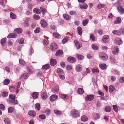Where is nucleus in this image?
Masks as SVG:
<instances>
[{"mask_svg": "<svg viewBox=\"0 0 124 124\" xmlns=\"http://www.w3.org/2000/svg\"><path fill=\"white\" fill-rule=\"evenodd\" d=\"M70 113L71 116L74 117H78L79 116V112L76 109L72 110Z\"/></svg>", "mask_w": 124, "mask_h": 124, "instance_id": "f257e3e1", "label": "nucleus"}, {"mask_svg": "<svg viewBox=\"0 0 124 124\" xmlns=\"http://www.w3.org/2000/svg\"><path fill=\"white\" fill-rule=\"evenodd\" d=\"M99 56L101 59L104 61H106L108 58L107 55L104 53H101Z\"/></svg>", "mask_w": 124, "mask_h": 124, "instance_id": "f03ea898", "label": "nucleus"}, {"mask_svg": "<svg viewBox=\"0 0 124 124\" xmlns=\"http://www.w3.org/2000/svg\"><path fill=\"white\" fill-rule=\"evenodd\" d=\"M94 98V96L93 94L88 95L86 96L85 99L86 101H88L92 100Z\"/></svg>", "mask_w": 124, "mask_h": 124, "instance_id": "7ed1b4c3", "label": "nucleus"}, {"mask_svg": "<svg viewBox=\"0 0 124 124\" xmlns=\"http://www.w3.org/2000/svg\"><path fill=\"white\" fill-rule=\"evenodd\" d=\"M58 98V96L56 94H53L51 95L50 97V101L52 102L54 101L55 100Z\"/></svg>", "mask_w": 124, "mask_h": 124, "instance_id": "20e7f679", "label": "nucleus"}, {"mask_svg": "<svg viewBox=\"0 0 124 124\" xmlns=\"http://www.w3.org/2000/svg\"><path fill=\"white\" fill-rule=\"evenodd\" d=\"M51 48L53 51H54L57 49V47L54 43H52L51 45Z\"/></svg>", "mask_w": 124, "mask_h": 124, "instance_id": "39448f33", "label": "nucleus"}, {"mask_svg": "<svg viewBox=\"0 0 124 124\" xmlns=\"http://www.w3.org/2000/svg\"><path fill=\"white\" fill-rule=\"evenodd\" d=\"M40 24L42 26L45 28L46 27L47 25V24L46 21L44 20H42L40 21Z\"/></svg>", "mask_w": 124, "mask_h": 124, "instance_id": "423d86ee", "label": "nucleus"}, {"mask_svg": "<svg viewBox=\"0 0 124 124\" xmlns=\"http://www.w3.org/2000/svg\"><path fill=\"white\" fill-rule=\"evenodd\" d=\"M119 50L118 47L116 46L114 47V50L113 53L115 54H117L119 52Z\"/></svg>", "mask_w": 124, "mask_h": 124, "instance_id": "0eeeda50", "label": "nucleus"}, {"mask_svg": "<svg viewBox=\"0 0 124 124\" xmlns=\"http://www.w3.org/2000/svg\"><path fill=\"white\" fill-rule=\"evenodd\" d=\"M67 61L68 62H73L76 61V59L73 57H69L67 58Z\"/></svg>", "mask_w": 124, "mask_h": 124, "instance_id": "6e6552de", "label": "nucleus"}, {"mask_svg": "<svg viewBox=\"0 0 124 124\" xmlns=\"http://www.w3.org/2000/svg\"><path fill=\"white\" fill-rule=\"evenodd\" d=\"M31 95L33 98L35 99L38 98L39 93L38 92H35L32 94Z\"/></svg>", "mask_w": 124, "mask_h": 124, "instance_id": "1a4fd4ad", "label": "nucleus"}, {"mask_svg": "<svg viewBox=\"0 0 124 124\" xmlns=\"http://www.w3.org/2000/svg\"><path fill=\"white\" fill-rule=\"evenodd\" d=\"M57 61L56 60L53 59H51L50 61V64L51 66H54L56 64Z\"/></svg>", "mask_w": 124, "mask_h": 124, "instance_id": "9d476101", "label": "nucleus"}, {"mask_svg": "<svg viewBox=\"0 0 124 124\" xmlns=\"http://www.w3.org/2000/svg\"><path fill=\"white\" fill-rule=\"evenodd\" d=\"M17 36V35L14 33H12L10 34L7 36L8 38H13L16 37Z\"/></svg>", "mask_w": 124, "mask_h": 124, "instance_id": "9b49d317", "label": "nucleus"}, {"mask_svg": "<svg viewBox=\"0 0 124 124\" xmlns=\"http://www.w3.org/2000/svg\"><path fill=\"white\" fill-rule=\"evenodd\" d=\"M75 69L76 70L77 72L81 71L82 70L81 66L79 64L77 65Z\"/></svg>", "mask_w": 124, "mask_h": 124, "instance_id": "f8f14e48", "label": "nucleus"}, {"mask_svg": "<svg viewBox=\"0 0 124 124\" xmlns=\"http://www.w3.org/2000/svg\"><path fill=\"white\" fill-rule=\"evenodd\" d=\"M28 115L32 116H35L36 115V113L35 111L33 110H30L28 112Z\"/></svg>", "mask_w": 124, "mask_h": 124, "instance_id": "ddd939ff", "label": "nucleus"}, {"mask_svg": "<svg viewBox=\"0 0 124 124\" xmlns=\"http://www.w3.org/2000/svg\"><path fill=\"white\" fill-rule=\"evenodd\" d=\"M116 21H115L114 23L115 24H117L120 23L121 21V18L120 17H117L116 18Z\"/></svg>", "mask_w": 124, "mask_h": 124, "instance_id": "4468645a", "label": "nucleus"}, {"mask_svg": "<svg viewBox=\"0 0 124 124\" xmlns=\"http://www.w3.org/2000/svg\"><path fill=\"white\" fill-rule=\"evenodd\" d=\"M112 33L114 34H115L119 36L121 35L122 34V33L120 31H120L114 30L112 31Z\"/></svg>", "mask_w": 124, "mask_h": 124, "instance_id": "2eb2a0df", "label": "nucleus"}, {"mask_svg": "<svg viewBox=\"0 0 124 124\" xmlns=\"http://www.w3.org/2000/svg\"><path fill=\"white\" fill-rule=\"evenodd\" d=\"M116 43L117 44L120 45L122 44L123 41L120 38H117L116 39Z\"/></svg>", "mask_w": 124, "mask_h": 124, "instance_id": "dca6fc26", "label": "nucleus"}, {"mask_svg": "<svg viewBox=\"0 0 124 124\" xmlns=\"http://www.w3.org/2000/svg\"><path fill=\"white\" fill-rule=\"evenodd\" d=\"M9 102L12 105H15L18 104L17 101V100H10L9 101Z\"/></svg>", "mask_w": 124, "mask_h": 124, "instance_id": "f3484780", "label": "nucleus"}, {"mask_svg": "<svg viewBox=\"0 0 124 124\" xmlns=\"http://www.w3.org/2000/svg\"><path fill=\"white\" fill-rule=\"evenodd\" d=\"M99 66L101 69L103 70L107 68L106 65L105 64H100Z\"/></svg>", "mask_w": 124, "mask_h": 124, "instance_id": "a211bd4d", "label": "nucleus"}, {"mask_svg": "<svg viewBox=\"0 0 124 124\" xmlns=\"http://www.w3.org/2000/svg\"><path fill=\"white\" fill-rule=\"evenodd\" d=\"M60 97L62 99H67L68 98V96L67 95L63 94H60L59 95Z\"/></svg>", "mask_w": 124, "mask_h": 124, "instance_id": "6ab92c4d", "label": "nucleus"}, {"mask_svg": "<svg viewBox=\"0 0 124 124\" xmlns=\"http://www.w3.org/2000/svg\"><path fill=\"white\" fill-rule=\"evenodd\" d=\"M6 42V38H4L2 39L1 40L0 44L2 46H4Z\"/></svg>", "mask_w": 124, "mask_h": 124, "instance_id": "aec40b11", "label": "nucleus"}, {"mask_svg": "<svg viewBox=\"0 0 124 124\" xmlns=\"http://www.w3.org/2000/svg\"><path fill=\"white\" fill-rule=\"evenodd\" d=\"M80 7L81 8L85 9L87 8L88 5L86 3H84L81 4Z\"/></svg>", "mask_w": 124, "mask_h": 124, "instance_id": "412c9836", "label": "nucleus"}, {"mask_svg": "<svg viewBox=\"0 0 124 124\" xmlns=\"http://www.w3.org/2000/svg\"><path fill=\"white\" fill-rule=\"evenodd\" d=\"M62 51L61 50L57 51L56 52L55 55L56 56H60L63 54Z\"/></svg>", "mask_w": 124, "mask_h": 124, "instance_id": "4be33fe9", "label": "nucleus"}, {"mask_svg": "<svg viewBox=\"0 0 124 124\" xmlns=\"http://www.w3.org/2000/svg\"><path fill=\"white\" fill-rule=\"evenodd\" d=\"M63 16L64 18L66 20H70L71 18L70 16L66 14H64Z\"/></svg>", "mask_w": 124, "mask_h": 124, "instance_id": "5701e85b", "label": "nucleus"}, {"mask_svg": "<svg viewBox=\"0 0 124 124\" xmlns=\"http://www.w3.org/2000/svg\"><path fill=\"white\" fill-rule=\"evenodd\" d=\"M15 32L18 34L21 33L22 31V29L21 28H17L15 29L14 30Z\"/></svg>", "mask_w": 124, "mask_h": 124, "instance_id": "b1692460", "label": "nucleus"}, {"mask_svg": "<svg viewBox=\"0 0 124 124\" xmlns=\"http://www.w3.org/2000/svg\"><path fill=\"white\" fill-rule=\"evenodd\" d=\"M41 97L43 99H45L47 98V95L46 92H44L42 94Z\"/></svg>", "mask_w": 124, "mask_h": 124, "instance_id": "393cba45", "label": "nucleus"}, {"mask_svg": "<svg viewBox=\"0 0 124 124\" xmlns=\"http://www.w3.org/2000/svg\"><path fill=\"white\" fill-rule=\"evenodd\" d=\"M29 18H27L25 20V22L23 23L24 25L26 27L28 26L29 24L28 23Z\"/></svg>", "mask_w": 124, "mask_h": 124, "instance_id": "a878e982", "label": "nucleus"}, {"mask_svg": "<svg viewBox=\"0 0 124 124\" xmlns=\"http://www.w3.org/2000/svg\"><path fill=\"white\" fill-rule=\"evenodd\" d=\"M33 11L34 13L38 14L40 13V10L38 8H34L33 9Z\"/></svg>", "mask_w": 124, "mask_h": 124, "instance_id": "bb28decb", "label": "nucleus"}, {"mask_svg": "<svg viewBox=\"0 0 124 124\" xmlns=\"http://www.w3.org/2000/svg\"><path fill=\"white\" fill-rule=\"evenodd\" d=\"M77 30L78 34L81 35L82 34V30L81 28L80 27H78L77 28Z\"/></svg>", "mask_w": 124, "mask_h": 124, "instance_id": "cd10ccee", "label": "nucleus"}, {"mask_svg": "<svg viewBox=\"0 0 124 124\" xmlns=\"http://www.w3.org/2000/svg\"><path fill=\"white\" fill-rule=\"evenodd\" d=\"M84 92V91L82 88H79L77 90L78 93L79 94H82Z\"/></svg>", "mask_w": 124, "mask_h": 124, "instance_id": "c85d7f7f", "label": "nucleus"}, {"mask_svg": "<svg viewBox=\"0 0 124 124\" xmlns=\"http://www.w3.org/2000/svg\"><path fill=\"white\" fill-rule=\"evenodd\" d=\"M54 36L55 38H61L60 35L57 32L53 33Z\"/></svg>", "mask_w": 124, "mask_h": 124, "instance_id": "c756f323", "label": "nucleus"}, {"mask_svg": "<svg viewBox=\"0 0 124 124\" xmlns=\"http://www.w3.org/2000/svg\"><path fill=\"white\" fill-rule=\"evenodd\" d=\"M109 38V37L108 35L104 36L102 38V40L103 42L104 43H106L107 42V40Z\"/></svg>", "mask_w": 124, "mask_h": 124, "instance_id": "7c9ffc66", "label": "nucleus"}, {"mask_svg": "<svg viewBox=\"0 0 124 124\" xmlns=\"http://www.w3.org/2000/svg\"><path fill=\"white\" fill-rule=\"evenodd\" d=\"M120 8H118V11L121 13H124V9L121 7V5H119Z\"/></svg>", "mask_w": 124, "mask_h": 124, "instance_id": "2f4dec72", "label": "nucleus"}, {"mask_svg": "<svg viewBox=\"0 0 124 124\" xmlns=\"http://www.w3.org/2000/svg\"><path fill=\"white\" fill-rule=\"evenodd\" d=\"M109 91L110 93H112L115 90L114 86L113 85H111L109 87Z\"/></svg>", "mask_w": 124, "mask_h": 124, "instance_id": "473e14b6", "label": "nucleus"}, {"mask_svg": "<svg viewBox=\"0 0 124 124\" xmlns=\"http://www.w3.org/2000/svg\"><path fill=\"white\" fill-rule=\"evenodd\" d=\"M50 67V65L49 64H46L43 65L42 68L43 69L46 70L48 69Z\"/></svg>", "mask_w": 124, "mask_h": 124, "instance_id": "72a5a7b5", "label": "nucleus"}, {"mask_svg": "<svg viewBox=\"0 0 124 124\" xmlns=\"http://www.w3.org/2000/svg\"><path fill=\"white\" fill-rule=\"evenodd\" d=\"M81 120L83 121H85L87 120L88 118L86 116H83L81 117Z\"/></svg>", "mask_w": 124, "mask_h": 124, "instance_id": "f704fd0d", "label": "nucleus"}, {"mask_svg": "<svg viewBox=\"0 0 124 124\" xmlns=\"http://www.w3.org/2000/svg\"><path fill=\"white\" fill-rule=\"evenodd\" d=\"M7 44L8 47H10L13 46V44L11 40H9L8 41Z\"/></svg>", "mask_w": 124, "mask_h": 124, "instance_id": "c9c22d12", "label": "nucleus"}, {"mask_svg": "<svg viewBox=\"0 0 124 124\" xmlns=\"http://www.w3.org/2000/svg\"><path fill=\"white\" fill-rule=\"evenodd\" d=\"M77 57L78 60H82L84 58L83 56L79 54H77Z\"/></svg>", "mask_w": 124, "mask_h": 124, "instance_id": "e433bc0d", "label": "nucleus"}, {"mask_svg": "<svg viewBox=\"0 0 124 124\" xmlns=\"http://www.w3.org/2000/svg\"><path fill=\"white\" fill-rule=\"evenodd\" d=\"M40 8L41 10L42 13L43 15H44L46 13V9L43 8L42 7H40Z\"/></svg>", "mask_w": 124, "mask_h": 124, "instance_id": "4c0bfd02", "label": "nucleus"}, {"mask_svg": "<svg viewBox=\"0 0 124 124\" xmlns=\"http://www.w3.org/2000/svg\"><path fill=\"white\" fill-rule=\"evenodd\" d=\"M28 77V75L26 74H22L21 75V76L20 77V79H21L23 78H24V79H26Z\"/></svg>", "mask_w": 124, "mask_h": 124, "instance_id": "58836bf2", "label": "nucleus"}, {"mask_svg": "<svg viewBox=\"0 0 124 124\" xmlns=\"http://www.w3.org/2000/svg\"><path fill=\"white\" fill-rule=\"evenodd\" d=\"M59 91V89L57 87H55L54 89H53L52 90V92L54 93H58Z\"/></svg>", "mask_w": 124, "mask_h": 124, "instance_id": "ea45409f", "label": "nucleus"}, {"mask_svg": "<svg viewBox=\"0 0 124 124\" xmlns=\"http://www.w3.org/2000/svg\"><path fill=\"white\" fill-rule=\"evenodd\" d=\"M9 80L8 79H6L3 81V84L7 85L9 84Z\"/></svg>", "mask_w": 124, "mask_h": 124, "instance_id": "a19ab883", "label": "nucleus"}, {"mask_svg": "<svg viewBox=\"0 0 124 124\" xmlns=\"http://www.w3.org/2000/svg\"><path fill=\"white\" fill-rule=\"evenodd\" d=\"M57 71L59 74H63V71L62 69L60 68H58L57 69Z\"/></svg>", "mask_w": 124, "mask_h": 124, "instance_id": "79ce46f5", "label": "nucleus"}, {"mask_svg": "<svg viewBox=\"0 0 124 124\" xmlns=\"http://www.w3.org/2000/svg\"><path fill=\"white\" fill-rule=\"evenodd\" d=\"M92 71L93 73H98L99 72V70L97 68H94L92 69Z\"/></svg>", "mask_w": 124, "mask_h": 124, "instance_id": "37998d69", "label": "nucleus"}, {"mask_svg": "<svg viewBox=\"0 0 124 124\" xmlns=\"http://www.w3.org/2000/svg\"><path fill=\"white\" fill-rule=\"evenodd\" d=\"M88 22V19H86L83 21L82 22V25L83 26H85L87 24Z\"/></svg>", "mask_w": 124, "mask_h": 124, "instance_id": "c03bdc74", "label": "nucleus"}, {"mask_svg": "<svg viewBox=\"0 0 124 124\" xmlns=\"http://www.w3.org/2000/svg\"><path fill=\"white\" fill-rule=\"evenodd\" d=\"M35 107L36 108H37L38 110H39L40 108V104L39 103H37L35 105Z\"/></svg>", "mask_w": 124, "mask_h": 124, "instance_id": "a18cd8bd", "label": "nucleus"}, {"mask_svg": "<svg viewBox=\"0 0 124 124\" xmlns=\"http://www.w3.org/2000/svg\"><path fill=\"white\" fill-rule=\"evenodd\" d=\"M4 122L6 124H10V121L9 119L8 118H5L4 119Z\"/></svg>", "mask_w": 124, "mask_h": 124, "instance_id": "49530a36", "label": "nucleus"}, {"mask_svg": "<svg viewBox=\"0 0 124 124\" xmlns=\"http://www.w3.org/2000/svg\"><path fill=\"white\" fill-rule=\"evenodd\" d=\"M15 95L14 94H13L12 95L11 94H10L9 96V98L12 100H15Z\"/></svg>", "mask_w": 124, "mask_h": 124, "instance_id": "de8ad7c7", "label": "nucleus"}, {"mask_svg": "<svg viewBox=\"0 0 124 124\" xmlns=\"http://www.w3.org/2000/svg\"><path fill=\"white\" fill-rule=\"evenodd\" d=\"M105 110L107 112H110L111 110V108L108 106H106L105 108Z\"/></svg>", "mask_w": 124, "mask_h": 124, "instance_id": "09e8293b", "label": "nucleus"}, {"mask_svg": "<svg viewBox=\"0 0 124 124\" xmlns=\"http://www.w3.org/2000/svg\"><path fill=\"white\" fill-rule=\"evenodd\" d=\"M10 17L13 19H15L16 18V16L12 12L10 13Z\"/></svg>", "mask_w": 124, "mask_h": 124, "instance_id": "8fccbe9b", "label": "nucleus"}, {"mask_svg": "<svg viewBox=\"0 0 124 124\" xmlns=\"http://www.w3.org/2000/svg\"><path fill=\"white\" fill-rule=\"evenodd\" d=\"M33 17L34 19L36 20L39 19L40 18V17L38 15H36V14H34V15Z\"/></svg>", "mask_w": 124, "mask_h": 124, "instance_id": "3c124183", "label": "nucleus"}, {"mask_svg": "<svg viewBox=\"0 0 124 124\" xmlns=\"http://www.w3.org/2000/svg\"><path fill=\"white\" fill-rule=\"evenodd\" d=\"M9 89L11 92H13L15 91V88L13 86H11L9 87Z\"/></svg>", "mask_w": 124, "mask_h": 124, "instance_id": "603ef678", "label": "nucleus"}, {"mask_svg": "<svg viewBox=\"0 0 124 124\" xmlns=\"http://www.w3.org/2000/svg\"><path fill=\"white\" fill-rule=\"evenodd\" d=\"M68 37H66L64 38L63 39L62 41V43L63 44H64L68 40Z\"/></svg>", "mask_w": 124, "mask_h": 124, "instance_id": "864d4df0", "label": "nucleus"}, {"mask_svg": "<svg viewBox=\"0 0 124 124\" xmlns=\"http://www.w3.org/2000/svg\"><path fill=\"white\" fill-rule=\"evenodd\" d=\"M92 48L94 50H97L99 49V48L98 46L94 45H92Z\"/></svg>", "mask_w": 124, "mask_h": 124, "instance_id": "5fc2aeb1", "label": "nucleus"}, {"mask_svg": "<svg viewBox=\"0 0 124 124\" xmlns=\"http://www.w3.org/2000/svg\"><path fill=\"white\" fill-rule=\"evenodd\" d=\"M8 113H12L13 110V108L11 107L8 108Z\"/></svg>", "mask_w": 124, "mask_h": 124, "instance_id": "6e6d98bb", "label": "nucleus"}, {"mask_svg": "<svg viewBox=\"0 0 124 124\" xmlns=\"http://www.w3.org/2000/svg\"><path fill=\"white\" fill-rule=\"evenodd\" d=\"M8 95V93L7 92H4L2 93V96L4 97L7 96Z\"/></svg>", "mask_w": 124, "mask_h": 124, "instance_id": "4d7b16f0", "label": "nucleus"}, {"mask_svg": "<svg viewBox=\"0 0 124 124\" xmlns=\"http://www.w3.org/2000/svg\"><path fill=\"white\" fill-rule=\"evenodd\" d=\"M113 108L114 110L116 112H117L118 111V109L116 105H114L113 106Z\"/></svg>", "mask_w": 124, "mask_h": 124, "instance_id": "13d9d810", "label": "nucleus"}, {"mask_svg": "<svg viewBox=\"0 0 124 124\" xmlns=\"http://www.w3.org/2000/svg\"><path fill=\"white\" fill-rule=\"evenodd\" d=\"M40 31V28L39 27H37L34 31V32L35 33H39Z\"/></svg>", "mask_w": 124, "mask_h": 124, "instance_id": "bf43d9fd", "label": "nucleus"}, {"mask_svg": "<svg viewBox=\"0 0 124 124\" xmlns=\"http://www.w3.org/2000/svg\"><path fill=\"white\" fill-rule=\"evenodd\" d=\"M43 44L46 45H48L49 43V41H47L45 39H44L43 40Z\"/></svg>", "mask_w": 124, "mask_h": 124, "instance_id": "052dcab7", "label": "nucleus"}, {"mask_svg": "<svg viewBox=\"0 0 124 124\" xmlns=\"http://www.w3.org/2000/svg\"><path fill=\"white\" fill-rule=\"evenodd\" d=\"M54 113L57 114H60L61 113V112L58 110H54Z\"/></svg>", "mask_w": 124, "mask_h": 124, "instance_id": "680f3d73", "label": "nucleus"}, {"mask_svg": "<svg viewBox=\"0 0 124 124\" xmlns=\"http://www.w3.org/2000/svg\"><path fill=\"white\" fill-rule=\"evenodd\" d=\"M19 62L22 65H23L25 64V62L22 59H20Z\"/></svg>", "mask_w": 124, "mask_h": 124, "instance_id": "e2e57ef3", "label": "nucleus"}, {"mask_svg": "<svg viewBox=\"0 0 124 124\" xmlns=\"http://www.w3.org/2000/svg\"><path fill=\"white\" fill-rule=\"evenodd\" d=\"M39 117L42 119H44L46 118V116L44 115H41L39 116Z\"/></svg>", "mask_w": 124, "mask_h": 124, "instance_id": "0e129e2a", "label": "nucleus"}, {"mask_svg": "<svg viewBox=\"0 0 124 124\" xmlns=\"http://www.w3.org/2000/svg\"><path fill=\"white\" fill-rule=\"evenodd\" d=\"M51 111L49 109H47L45 111V113L46 115H48L50 113Z\"/></svg>", "mask_w": 124, "mask_h": 124, "instance_id": "69168bd1", "label": "nucleus"}, {"mask_svg": "<svg viewBox=\"0 0 124 124\" xmlns=\"http://www.w3.org/2000/svg\"><path fill=\"white\" fill-rule=\"evenodd\" d=\"M58 23L60 25L63 23L64 22L63 20L61 19H59L58 20Z\"/></svg>", "mask_w": 124, "mask_h": 124, "instance_id": "338daca9", "label": "nucleus"}, {"mask_svg": "<svg viewBox=\"0 0 124 124\" xmlns=\"http://www.w3.org/2000/svg\"><path fill=\"white\" fill-rule=\"evenodd\" d=\"M66 69L68 70H70L72 69V66L70 65H68L66 67Z\"/></svg>", "mask_w": 124, "mask_h": 124, "instance_id": "774afa93", "label": "nucleus"}]
</instances>
